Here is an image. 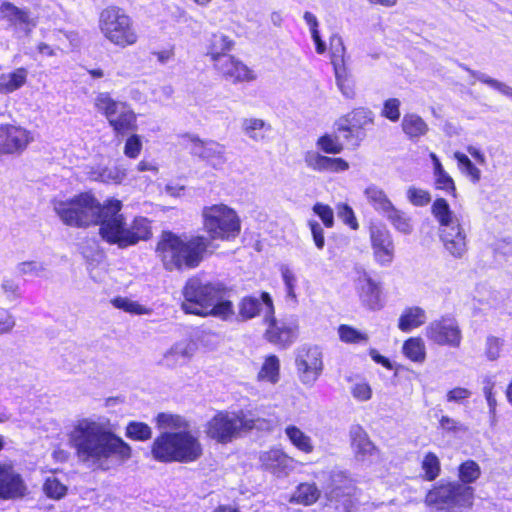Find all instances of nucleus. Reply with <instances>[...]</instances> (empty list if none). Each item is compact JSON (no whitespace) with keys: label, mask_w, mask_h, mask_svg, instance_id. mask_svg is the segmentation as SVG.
I'll return each instance as SVG.
<instances>
[{"label":"nucleus","mask_w":512,"mask_h":512,"mask_svg":"<svg viewBox=\"0 0 512 512\" xmlns=\"http://www.w3.org/2000/svg\"><path fill=\"white\" fill-rule=\"evenodd\" d=\"M353 286L363 307L372 311H378L384 307L385 297L381 283L373 279L363 268H355Z\"/></svg>","instance_id":"obj_13"},{"label":"nucleus","mask_w":512,"mask_h":512,"mask_svg":"<svg viewBox=\"0 0 512 512\" xmlns=\"http://www.w3.org/2000/svg\"><path fill=\"white\" fill-rule=\"evenodd\" d=\"M151 434V428L142 422H130L126 428V436L138 441L150 439Z\"/></svg>","instance_id":"obj_54"},{"label":"nucleus","mask_w":512,"mask_h":512,"mask_svg":"<svg viewBox=\"0 0 512 512\" xmlns=\"http://www.w3.org/2000/svg\"><path fill=\"white\" fill-rule=\"evenodd\" d=\"M284 433L290 444L304 454H311L315 450V443L310 435L296 425H287Z\"/></svg>","instance_id":"obj_36"},{"label":"nucleus","mask_w":512,"mask_h":512,"mask_svg":"<svg viewBox=\"0 0 512 512\" xmlns=\"http://www.w3.org/2000/svg\"><path fill=\"white\" fill-rule=\"evenodd\" d=\"M95 107L105 116L115 135L125 136L138 129L137 115L127 102L104 92L96 96Z\"/></svg>","instance_id":"obj_10"},{"label":"nucleus","mask_w":512,"mask_h":512,"mask_svg":"<svg viewBox=\"0 0 512 512\" xmlns=\"http://www.w3.org/2000/svg\"><path fill=\"white\" fill-rule=\"evenodd\" d=\"M112 305L124 312L134 315H148L151 309L141 305L139 302L134 301L127 297H115L111 300Z\"/></svg>","instance_id":"obj_47"},{"label":"nucleus","mask_w":512,"mask_h":512,"mask_svg":"<svg viewBox=\"0 0 512 512\" xmlns=\"http://www.w3.org/2000/svg\"><path fill=\"white\" fill-rule=\"evenodd\" d=\"M454 158L457 161L458 169L464 174L472 183L476 184L481 179V171L478 169L469 157L461 152H455Z\"/></svg>","instance_id":"obj_45"},{"label":"nucleus","mask_w":512,"mask_h":512,"mask_svg":"<svg viewBox=\"0 0 512 512\" xmlns=\"http://www.w3.org/2000/svg\"><path fill=\"white\" fill-rule=\"evenodd\" d=\"M337 333L339 339L346 344H362L368 342V335L350 325L341 324Z\"/></svg>","instance_id":"obj_46"},{"label":"nucleus","mask_w":512,"mask_h":512,"mask_svg":"<svg viewBox=\"0 0 512 512\" xmlns=\"http://www.w3.org/2000/svg\"><path fill=\"white\" fill-rule=\"evenodd\" d=\"M53 210L60 220L72 227L100 225L108 220L109 215L121 211L122 203L117 199H108L101 204L92 194L81 193L69 199H54Z\"/></svg>","instance_id":"obj_4"},{"label":"nucleus","mask_w":512,"mask_h":512,"mask_svg":"<svg viewBox=\"0 0 512 512\" xmlns=\"http://www.w3.org/2000/svg\"><path fill=\"white\" fill-rule=\"evenodd\" d=\"M210 240L202 235L182 238L163 232L156 246L157 257L168 271L196 268L204 258Z\"/></svg>","instance_id":"obj_5"},{"label":"nucleus","mask_w":512,"mask_h":512,"mask_svg":"<svg viewBox=\"0 0 512 512\" xmlns=\"http://www.w3.org/2000/svg\"><path fill=\"white\" fill-rule=\"evenodd\" d=\"M234 47V41L223 33H215L211 36L207 47V55L210 56L214 66L228 57L227 54Z\"/></svg>","instance_id":"obj_32"},{"label":"nucleus","mask_w":512,"mask_h":512,"mask_svg":"<svg viewBox=\"0 0 512 512\" xmlns=\"http://www.w3.org/2000/svg\"><path fill=\"white\" fill-rule=\"evenodd\" d=\"M261 467L277 477L290 474L296 467L297 461L282 449L273 448L259 455Z\"/></svg>","instance_id":"obj_22"},{"label":"nucleus","mask_w":512,"mask_h":512,"mask_svg":"<svg viewBox=\"0 0 512 512\" xmlns=\"http://www.w3.org/2000/svg\"><path fill=\"white\" fill-rule=\"evenodd\" d=\"M385 218L391 223L396 231L404 235H409L413 231L411 218L403 211L394 207Z\"/></svg>","instance_id":"obj_43"},{"label":"nucleus","mask_w":512,"mask_h":512,"mask_svg":"<svg viewBox=\"0 0 512 512\" xmlns=\"http://www.w3.org/2000/svg\"><path fill=\"white\" fill-rule=\"evenodd\" d=\"M304 20L306 24L309 26L312 39L316 46V51L318 54H323L326 51V44L322 41L319 31H318V21L316 16L311 12L304 13Z\"/></svg>","instance_id":"obj_53"},{"label":"nucleus","mask_w":512,"mask_h":512,"mask_svg":"<svg viewBox=\"0 0 512 512\" xmlns=\"http://www.w3.org/2000/svg\"><path fill=\"white\" fill-rule=\"evenodd\" d=\"M422 469L425 472L426 480L432 481L438 477L440 473V461L436 454L429 452L424 456Z\"/></svg>","instance_id":"obj_55"},{"label":"nucleus","mask_w":512,"mask_h":512,"mask_svg":"<svg viewBox=\"0 0 512 512\" xmlns=\"http://www.w3.org/2000/svg\"><path fill=\"white\" fill-rule=\"evenodd\" d=\"M370 242L375 261L381 266H389L395 256V245L390 231L385 226L372 225Z\"/></svg>","instance_id":"obj_18"},{"label":"nucleus","mask_w":512,"mask_h":512,"mask_svg":"<svg viewBox=\"0 0 512 512\" xmlns=\"http://www.w3.org/2000/svg\"><path fill=\"white\" fill-rule=\"evenodd\" d=\"M408 201L417 207H423L430 203L431 195L429 191L411 186L406 191Z\"/></svg>","instance_id":"obj_57"},{"label":"nucleus","mask_w":512,"mask_h":512,"mask_svg":"<svg viewBox=\"0 0 512 512\" xmlns=\"http://www.w3.org/2000/svg\"><path fill=\"white\" fill-rule=\"evenodd\" d=\"M344 122L345 123L339 124L338 130L352 133L372 125L374 122V113L368 108L359 107L349 113L345 117Z\"/></svg>","instance_id":"obj_28"},{"label":"nucleus","mask_w":512,"mask_h":512,"mask_svg":"<svg viewBox=\"0 0 512 512\" xmlns=\"http://www.w3.org/2000/svg\"><path fill=\"white\" fill-rule=\"evenodd\" d=\"M473 77H475L478 81L490 86L494 90L498 91L499 93L512 98V87L508 86L507 84L500 82L496 79L491 78L490 76L477 72L472 71L468 68H465Z\"/></svg>","instance_id":"obj_52"},{"label":"nucleus","mask_w":512,"mask_h":512,"mask_svg":"<svg viewBox=\"0 0 512 512\" xmlns=\"http://www.w3.org/2000/svg\"><path fill=\"white\" fill-rule=\"evenodd\" d=\"M439 238L445 250L455 259H461L468 250L467 233L461 221L439 228Z\"/></svg>","instance_id":"obj_20"},{"label":"nucleus","mask_w":512,"mask_h":512,"mask_svg":"<svg viewBox=\"0 0 512 512\" xmlns=\"http://www.w3.org/2000/svg\"><path fill=\"white\" fill-rule=\"evenodd\" d=\"M241 130L249 139L259 143L268 140V134L272 131V127L263 119L249 117L242 119Z\"/></svg>","instance_id":"obj_31"},{"label":"nucleus","mask_w":512,"mask_h":512,"mask_svg":"<svg viewBox=\"0 0 512 512\" xmlns=\"http://www.w3.org/2000/svg\"><path fill=\"white\" fill-rule=\"evenodd\" d=\"M279 271L285 286L287 297L296 302L297 296L295 290L297 286V276L294 270L289 265L282 264Z\"/></svg>","instance_id":"obj_50"},{"label":"nucleus","mask_w":512,"mask_h":512,"mask_svg":"<svg viewBox=\"0 0 512 512\" xmlns=\"http://www.w3.org/2000/svg\"><path fill=\"white\" fill-rule=\"evenodd\" d=\"M195 346L189 341H180L173 345L163 356V364L175 367L187 363L193 356Z\"/></svg>","instance_id":"obj_30"},{"label":"nucleus","mask_w":512,"mask_h":512,"mask_svg":"<svg viewBox=\"0 0 512 512\" xmlns=\"http://www.w3.org/2000/svg\"><path fill=\"white\" fill-rule=\"evenodd\" d=\"M214 67L225 79L234 83L249 82L256 79L254 71L233 56L225 57Z\"/></svg>","instance_id":"obj_25"},{"label":"nucleus","mask_w":512,"mask_h":512,"mask_svg":"<svg viewBox=\"0 0 512 512\" xmlns=\"http://www.w3.org/2000/svg\"><path fill=\"white\" fill-rule=\"evenodd\" d=\"M0 290L8 303H16L22 297V291L19 283L12 278L4 277L1 280Z\"/></svg>","instance_id":"obj_49"},{"label":"nucleus","mask_w":512,"mask_h":512,"mask_svg":"<svg viewBox=\"0 0 512 512\" xmlns=\"http://www.w3.org/2000/svg\"><path fill=\"white\" fill-rule=\"evenodd\" d=\"M336 85L342 95L347 99L355 97V83L352 76L347 72L344 65H339L333 60Z\"/></svg>","instance_id":"obj_41"},{"label":"nucleus","mask_w":512,"mask_h":512,"mask_svg":"<svg viewBox=\"0 0 512 512\" xmlns=\"http://www.w3.org/2000/svg\"><path fill=\"white\" fill-rule=\"evenodd\" d=\"M142 140L137 134H131L125 141L123 153L130 159H136L142 151Z\"/></svg>","instance_id":"obj_59"},{"label":"nucleus","mask_w":512,"mask_h":512,"mask_svg":"<svg viewBox=\"0 0 512 512\" xmlns=\"http://www.w3.org/2000/svg\"><path fill=\"white\" fill-rule=\"evenodd\" d=\"M401 129L404 135L412 142H417L420 138L427 135L429 125L417 113H405L401 121Z\"/></svg>","instance_id":"obj_29"},{"label":"nucleus","mask_w":512,"mask_h":512,"mask_svg":"<svg viewBox=\"0 0 512 512\" xmlns=\"http://www.w3.org/2000/svg\"><path fill=\"white\" fill-rule=\"evenodd\" d=\"M227 290L220 282H210L199 276L189 278L182 290V310L187 314L213 316L229 320L234 315V307L226 299Z\"/></svg>","instance_id":"obj_3"},{"label":"nucleus","mask_w":512,"mask_h":512,"mask_svg":"<svg viewBox=\"0 0 512 512\" xmlns=\"http://www.w3.org/2000/svg\"><path fill=\"white\" fill-rule=\"evenodd\" d=\"M327 499L335 502V508L339 509L338 503H341L346 512H352L351 495L354 489L353 480L342 470L333 469L329 473V480L323 486Z\"/></svg>","instance_id":"obj_14"},{"label":"nucleus","mask_w":512,"mask_h":512,"mask_svg":"<svg viewBox=\"0 0 512 512\" xmlns=\"http://www.w3.org/2000/svg\"><path fill=\"white\" fill-rule=\"evenodd\" d=\"M257 378L259 381H265L271 384H276L279 381L280 361L277 356L270 355L265 358Z\"/></svg>","instance_id":"obj_42"},{"label":"nucleus","mask_w":512,"mask_h":512,"mask_svg":"<svg viewBox=\"0 0 512 512\" xmlns=\"http://www.w3.org/2000/svg\"><path fill=\"white\" fill-rule=\"evenodd\" d=\"M320 497V490L314 483H300L292 493L289 502L310 506Z\"/></svg>","instance_id":"obj_39"},{"label":"nucleus","mask_w":512,"mask_h":512,"mask_svg":"<svg viewBox=\"0 0 512 512\" xmlns=\"http://www.w3.org/2000/svg\"><path fill=\"white\" fill-rule=\"evenodd\" d=\"M43 490L47 497L60 500L66 496L68 488L55 475H51L46 478Z\"/></svg>","instance_id":"obj_48"},{"label":"nucleus","mask_w":512,"mask_h":512,"mask_svg":"<svg viewBox=\"0 0 512 512\" xmlns=\"http://www.w3.org/2000/svg\"><path fill=\"white\" fill-rule=\"evenodd\" d=\"M317 147L327 154H338L343 150V145L338 137L329 134L323 135L317 140Z\"/></svg>","instance_id":"obj_58"},{"label":"nucleus","mask_w":512,"mask_h":512,"mask_svg":"<svg viewBox=\"0 0 512 512\" xmlns=\"http://www.w3.org/2000/svg\"><path fill=\"white\" fill-rule=\"evenodd\" d=\"M99 29L109 42L120 48L133 46L139 39L132 18L118 6L113 5L102 10Z\"/></svg>","instance_id":"obj_6"},{"label":"nucleus","mask_w":512,"mask_h":512,"mask_svg":"<svg viewBox=\"0 0 512 512\" xmlns=\"http://www.w3.org/2000/svg\"><path fill=\"white\" fill-rule=\"evenodd\" d=\"M204 230L209 239H235L241 231V221L237 212L225 204H213L202 209Z\"/></svg>","instance_id":"obj_9"},{"label":"nucleus","mask_w":512,"mask_h":512,"mask_svg":"<svg viewBox=\"0 0 512 512\" xmlns=\"http://www.w3.org/2000/svg\"><path fill=\"white\" fill-rule=\"evenodd\" d=\"M262 314L265 321L274 314L273 301L270 295L263 292L261 296L244 297L239 303V315L243 320L252 319Z\"/></svg>","instance_id":"obj_24"},{"label":"nucleus","mask_w":512,"mask_h":512,"mask_svg":"<svg viewBox=\"0 0 512 512\" xmlns=\"http://www.w3.org/2000/svg\"><path fill=\"white\" fill-rule=\"evenodd\" d=\"M265 322L268 324L265 336L270 343L286 348L296 340L298 323L295 319L277 321L273 314Z\"/></svg>","instance_id":"obj_21"},{"label":"nucleus","mask_w":512,"mask_h":512,"mask_svg":"<svg viewBox=\"0 0 512 512\" xmlns=\"http://www.w3.org/2000/svg\"><path fill=\"white\" fill-rule=\"evenodd\" d=\"M67 436L78 461L89 468L108 471L131 458L130 445L96 419L77 420Z\"/></svg>","instance_id":"obj_1"},{"label":"nucleus","mask_w":512,"mask_h":512,"mask_svg":"<svg viewBox=\"0 0 512 512\" xmlns=\"http://www.w3.org/2000/svg\"><path fill=\"white\" fill-rule=\"evenodd\" d=\"M156 420L159 428L172 430L161 433L153 441L151 453L156 461L191 463L202 456V444L198 436L189 430V423L184 417L160 413Z\"/></svg>","instance_id":"obj_2"},{"label":"nucleus","mask_w":512,"mask_h":512,"mask_svg":"<svg viewBox=\"0 0 512 512\" xmlns=\"http://www.w3.org/2000/svg\"><path fill=\"white\" fill-rule=\"evenodd\" d=\"M0 15L10 25L22 31H30L36 26V20L28 9L19 8L10 2L1 4Z\"/></svg>","instance_id":"obj_26"},{"label":"nucleus","mask_w":512,"mask_h":512,"mask_svg":"<svg viewBox=\"0 0 512 512\" xmlns=\"http://www.w3.org/2000/svg\"><path fill=\"white\" fill-rule=\"evenodd\" d=\"M351 394L359 402H366L372 397V389L368 382L360 380L351 387Z\"/></svg>","instance_id":"obj_62"},{"label":"nucleus","mask_w":512,"mask_h":512,"mask_svg":"<svg viewBox=\"0 0 512 512\" xmlns=\"http://www.w3.org/2000/svg\"><path fill=\"white\" fill-rule=\"evenodd\" d=\"M295 367L299 381L312 387L324 370L322 349L317 345H302L295 352Z\"/></svg>","instance_id":"obj_12"},{"label":"nucleus","mask_w":512,"mask_h":512,"mask_svg":"<svg viewBox=\"0 0 512 512\" xmlns=\"http://www.w3.org/2000/svg\"><path fill=\"white\" fill-rule=\"evenodd\" d=\"M264 422L250 411L219 412L207 423L206 433L217 442L228 443L241 431L262 428Z\"/></svg>","instance_id":"obj_8"},{"label":"nucleus","mask_w":512,"mask_h":512,"mask_svg":"<svg viewBox=\"0 0 512 512\" xmlns=\"http://www.w3.org/2000/svg\"><path fill=\"white\" fill-rule=\"evenodd\" d=\"M28 70L24 67L16 68L0 75V94H11L21 89L27 82Z\"/></svg>","instance_id":"obj_38"},{"label":"nucleus","mask_w":512,"mask_h":512,"mask_svg":"<svg viewBox=\"0 0 512 512\" xmlns=\"http://www.w3.org/2000/svg\"><path fill=\"white\" fill-rule=\"evenodd\" d=\"M312 210L321 219L325 227H333L334 211L329 205L318 202L313 206Z\"/></svg>","instance_id":"obj_63"},{"label":"nucleus","mask_w":512,"mask_h":512,"mask_svg":"<svg viewBox=\"0 0 512 512\" xmlns=\"http://www.w3.org/2000/svg\"><path fill=\"white\" fill-rule=\"evenodd\" d=\"M401 102L397 98H389L384 101L381 115L391 122H397L400 119Z\"/></svg>","instance_id":"obj_60"},{"label":"nucleus","mask_w":512,"mask_h":512,"mask_svg":"<svg viewBox=\"0 0 512 512\" xmlns=\"http://www.w3.org/2000/svg\"><path fill=\"white\" fill-rule=\"evenodd\" d=\"M337 216L343 221V223L349 226L353 230L359 228L358 221L355 217L353 209L345 203H339L336 206Z\"/></svg>","instance_id":"obj_61"},{"label":"nucleus","mask_w":512,"mask_h":512,"mask_svg":"<svg viewBox=\"0 0 512 512\" xmlns=\"http://www.w3.org/2000/svg\"><path fill=\"white\" fill-rule=\"evenodd\" d=\"M474 489L459 483H440L426 495V504L436 509H449L454 506H469Z\"/></svg>","instance_id":"obj_11"},{"label":"nucleus","mask_w":512,"mask_h":512,"mask_svg":"<svg viewBox=\"0 0 512 512\" xmlns=\"http://www.w3.org/2000/svg\"><path fill=\"white\" fill-rule=\"evenodd\" d=\"M189 141L190 152L205 160L215 169H221L226 163L225 146L213 140H201L195 135L186 136Z\"/></svg>","instance_id":"obj_19"},{"label":"nucleus","mask_w":512,"mask_h":512,"mask_svg":"<svg viewBox=\"0 0 512 512\" xmlns=\"http://www.w3.org/2000/svg\"><path fill=\"white\" fill-rule=\"evenodd\" d=\"M427 320L426 311L419 306L406 307L398 320V328L402 332H411L422 326Z\"/></svg>","instance_id":"obj_35"},{"label":"nucleus","mask_w":512,"mask_h":512,"mask_svg":"<svg viewBox=\"0 0 512 512\" xmlns=\"http://www.w3.org/2000/svg\"><path fill=\"white\" fill-rule=\"evenodd\" d=\"M426 337L442 346L457 348L462 341V332L455 318L444 316L434 320L425 329Z\"/></svg>","instance_id":"obj_15"},{"label":"nucleus","mask_w":512,"mask_h":512,"mask_svg":"<svg viewBox=\"0 0 512 512\" xmlns=\"http://www.w3.org/2000/svg\"><path fill=\"white\" fill-rule=\"evenodd\" d=\"M99 231L104 240L117 244L121 248L134 245L139 240L148 239L151 234L146 218H135L131 226L128 227L120 211L112 212Z\"/></svg>","instance_id":"obj_7"},{"label":"nucleus","mask_w":512,"mask_h":512,"mask_svg":"<svg viewBox=\"0 0 512 512\" xmlns=\"http://www.w3.org/2000/svg\"><path fill=\"white\" fill-rule=\"evenodd\" d=\"M32 140L30 131L21 126L0 125V155L20 154Z\"/></svg>","instance_id":"obj_16"},{"label":"nucleus","mask_w":512,"mask_h":512,"mask_svg":"<svg viewBox=\"0 0 512 512\" xmlns=\"http://www.w3.org/2000/svg\"><path fill=\"white\" fill-rule=\"evenodd\" d=\"M431 213L439 223V228H443L460 221V219L454 215L448 202L444 198H437L433 202L431 206Z\"/></svg>","instance_id":"obj_40"},{"label":"nucleus","mask_w":512,"mask_h":512,"mask_svg":"<svg viewBox=\"0 0 512 512\" xmlns=\"http://www.w3.org/2000/svg\"><path fill=\"white\" fill-rule=\"evenodd\" d=\"M458 474L463 484H471L480 477L481 469L475 461L467 460L459 466Z\"/></svg>","instance_id":"obj_51"},{"label":"nucleus","mask_w":512,"mask_h":512,"mask_svg":"<svg viewBox=\"0 0 512 512\" xmlns=\"http://www.w3.org/2000/svg\"><path fill=\"white\" fill-rule=\"evenodd\" d=\"M27 494V485L11 461L0 462V499L13 500Z\"/></svg>","instance_id":"obj_17"},{"label":"nucleus","mask_w":512,"mask_h":512,"mask_svg":"<svg viewBox=\"0 0 512 512\" xmlns=\"http://www.w3.org/2000/svg\"><path fill=\"white\" fill-rule=\"evenodd\" d=\"M351 447L355 458L360 462H373L379 458L377 447L370 440L367 432L360 425L350 429Z\"/></svg>","instance_id":"obj_23"},{"label":"nucleus","mask_w":512,"mask_h":512,"mask_svg":"<svg viewBox=\"0 0 512 512\" xmlns=\"http://www.w3.org/2000/svg\"><path fill=\"white\" fill-rule=\"evenodd\" d=\"M504 341L495 336H488L485 345V355L490 361L497 360L500 357Z\"/></svg>","instance_id":"obj_64"},{"label":"nucleus","mask_w":512,"mask_h":512,"mask_svg":"<svg viewBox=\"0 0 512 512\" xmlns=\"http://www.w3.org/2000/svg\"><path fill=\"white\" fill-rule=\"evenodd\" d=\"M404 355L413 362L422 363L426 358L424 341L419 337H411L403 344Z\"/></svg>","instance_id":"obj_44"},{"label":"nucleus","mask_w":512,"mask_h":512,"mask_svg":"<svg viewBox=\"0 0 512 512\" xmlns=\"http://www.w3.org/2000/svg\"><path fill=\"white\" fill-rule=\"evenodd\" d=\"M429 156L433 164L434 183L436 189L444 191L447 195L456 197V186L453 178L445 171L435 153L431 152Z\"/></svg>","instance_id":"obj_37"},{"label":"nucleus","mask_w":512,"mask_h":512,"mask_svg":"<svg viewBox=\"0 0 512 512\" xmlns=\"http://www.w3.org/2000/svg\"><path fill=\"white\" fill-rule=\"evenodd\" d=\"M364 196L373 209L383 217L395 207L386 192L375 184H370L365 188Z\"/></svg>","instance_id":"obj_33"},{"label":"nucleus","mask_w":512,"mask_h":512,"mask_svg":"<svg viewBox=\"0 0 512 512\" xmlns=\"http://www.w3.org/2000/svg\"><path fill=\"white\" fill-rule=\"evenodd\" d=\"M306 166L318 172H343L349 169V164L342 158H332L321 155L316 151H307L304 155Z\"/></svg>","instance_id":"obj_27"},{"label":"nucleus","mask_w":512,"mask_h":512,"mask_svg":"<svg viewBox=\"0 0 512 512\" xmlns=\"http://www.w3.org/2000/svg\"><path fill=\"white\" fill-rule=\"evenodd\" d=\"M16 272L20 276L40 277L45 272V266L39 261H23L16 266Z\"/></svg>","instance_id":"obj_56"},{"label":"nucleus","mask_w":512,"mask_h":512,"mask_svg":"<svg viewBox=\"0 0 512 512\" xmlns=\"http://www.w3.org/2000/svg\"><path fill=\"white\" fill-rule=\"evenodd\" d=\"M89 178L103 183L120 184L127 176V171L122 166L111 167H89L87 172Z\"/></svg>","instance_id":"obj_34"}]
</instances>
